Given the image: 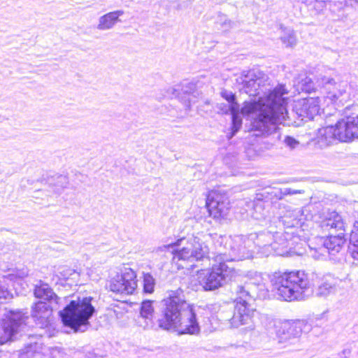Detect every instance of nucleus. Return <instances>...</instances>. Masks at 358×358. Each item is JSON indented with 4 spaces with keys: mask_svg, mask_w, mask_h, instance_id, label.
<instances>
[{
    "mask_svg": "<svg viewBox=\"0 0 358 358\" xmlns=\"http://www.w3.org/2000/svg\"><path fill=\"white\" fill-rule=\"evenodd\" d=\"M184 92H185V93L189 92V91H188V90H184Z\"/></svg>",
    "mask_w": 358,
    "mask_h": 358,
    "instance_id": "nucleus-42",
    "label": "nucleus"
},
{
    "mask_svg": "<svg viewBox=\"0 0 358 358\" xmlns=\"http://www.w3.org/2000/svg\"><path fill=\"white\" fill-rule=\"evenodd\" d=\"M299 87L302 91L308 93L320 89V87L317 86L316 80L313 81L309 77H305L304 78L301 79V80L299 83Z\"/></svg>",
    "mask_w": 358,
    "mask_h": 358,
    "instance_id": "nucleus-32",
    "label": "nucleus"
},
{
    "mask_svg": "<svg viewBox=\"0 0 358 358\" xmlns=\"http://www.w3.org/2000/svg\"><path fill=\"white\" fill-rule=\"evenodd\" d=\"M305 210L303 208H295L287 210L282 217V222L287 229H292L299 237L300 231H305L308 227L312 224L310 220L308 218V215L304 214ZM302 237L306 238L305 236Z\"/></svg>",
    "mask_w": 358,
    "mask_h": 358,
    "instance_id": "nucleus-12",
    "label": "nucleus"
},
{
    "mask_svg": "<svg viewBox=\"0 0 358 358\" xmlns=\"http://www.w3.org/2000/svg\"><path fill=\"white\" fill-rule=\"evenodd\" d=\"M206 206L209 214L214 219L224 218L228 214L229 210V201L228 198L222 194L213 192L209 194L206 201Z\"/></svg>",
    "mask_w": 358,
    "mask_h": 358,
    "instance_id": "nucleus-15",
    "label": "nucleus"
},
{
    "mask_svg": "<svg viewBox=\"0 0 358 358\" xmlns=\"http://www.w3.org/2000/svg\"><path fill=\"white\" fill-rule=\"evenodd\" d=\"M280 40L286 47H293L296 44V37L294 31L291 29H280Z\"/></svg>",
    "mask_w": 358,
    "mask_h": 358,
    "instance_id": "nucleus-29",
    "label": "nucleus"
},
{
    "mask_svg": "<svg viewBox=\"0 0 358 358\" xmlns=\"http://www.w3.org/2000/svg\"><path fill=\"white\" fill-rule=\"evenodd\" d=\"M236 293L234 312L229 320L230 325L234 328L244 325L247 330L252 331L255 329L253 317L256 312L251 303L252 297L250 292L243 286H238Z\"/></svg>",
    "mask_w": 358,
    "mask_h": 358,
    "instance_id": "nucleus-8",
    "label": "nucleus"
},
{
    "mask_svg": "<svg viewBox=\"0 0 358 358\" xmlns=\"http://www.w3.org/2000/svg\"><path fill=\"white\" fill-rule=\"evenodd\" d=\"M241 90L249 96H258L257 101H245L241 113L251 118V129L258 135L268 136L278 129L287 116L288 90L283 85L269 87L261 73L250 71L238 79Z\"/></svg>",
    "mask_w": 358,
    "mask_h": 358,
    "instance_id": "nucleus-1",
    "label": "nucleus"
},
{
    "mask_svg": "<svg viewBox=\"0 0 358 358\" xmlns=\"http://www.w3.org/2000/svg\"><path fill=\"white\" fill-rule=\"evenodd\" d=\"M306 326L304 320L284 321L279 322L277 327L276 336L280 343H292V341L298 339Z\"/></svg>",
    "mask_w": 358,
    "mask_h": 358,
    "instance_id": "nucleus-14",
    "label": "nucleus"
},
{
    "mask_svg": "<svg viewBox=\"0 0 358 358\" xmlns=\"http://www.w3.org/2000/svg\"><path fill=\"white\" fill-rule=\"evenodd\" d=\"M52 303L40 301L32 306L31 316L41 327H48L52 319Z\"/></svg>",
    "mask_w": 358,
    "mask_h": 358,
    "instance_id": "nucleus-17",
    "label": "nucleus"
},
{
    "mask_svg": "<svg viewBox=\"0 0 358 358\" xmlns=\"http://www.w3.org/2000/svg\"><path fill=\"white\" fill-rule=\"evenodd\" d=\"M336 280L331 275L324 276L322 282L316 289L315 293L318 296L326 297L336 292Z\"/></svg>",
    "mask_w": 358,
    "mask_h": 358,
    "instance_id": "nucleus-25",
    "label": "nucleus"
},
{
    "mask_svg": "<svg viewBox=\"0 0 358 358\" xmlns=\"http://www.w3.org/2000/svg\"><path fill=\"white\" fill-rule=\"evenodd\" d=\"M357 92H358V88H357Z\"/></svg>",
    "mask_w": 358,
    "mask_h": 358,
    "instance_id": "nucleus-43",
    "label": "nucleus"
},
{
    "mask_svg": "<svg viewBox=\"0 0 358 358\" xmlns=\"http://www.w3.org/2000/svg\"><path fill=\"white\" fill-rule=\"evenodd\" d=\"M90 296L72 300L63 310L59 312L63 324L74 332H84L89 326V320L95 312Z\"/></svg>",
    "mask_w": 358,
    "mask_h": 358,
    "instance_id": "nucleus-7",
    "label": "nucleus"
},
{
    "mask_svg": "<svg viewBox=\"0 0 358 358\" xmlns=\"http://www.w3.org/2000/svg\"><path fill=\"white\" fill-rule=\"evenodd\" d=\"M28 275V271L27 268H23L20 271H13L7 275H2L0 277V299H7L10 297V292L8 290L7 281H16L17 279H23Z\"/></svg>",
    "mask_w": 358,
    "mask_h": 358,
    "instance_id": "nucleus-22",
    "label": "nucleus"
},
{
    "mask_svg": "<svg viewBox=\"0 0 358 358\" xmlns=\"http://www.w3.org/2000/svg\"><path fill=\"white\" fill-rule=\"evenodd\" d=\"M257 208L261 209V208H262L261 206H258V205H257V206H255V209H257Z\"/></svg>",
    "mask_w": 358,
    "mask_h": 358,
    "instance_id": "nucleus-40",
    "label": "nucleus"
},
{
    "mask_svg": "<svg viewBox=\"0 0 358 358\" xmlns=\"http://www.w3.org/2000/svg\"><path fill=\"white\" fill-rule=\"evenodd\" d=\"M252 239V237L243 236L220 237V244L224 246L220 245L213 257L215 264L209 269L198 271L194 279L205 291H213L223 287L236 275V270L226 262L252 258L255 252L252 248L255 244Z\"/></svg>",
    "mask_w": 358,
    "mask_h": 358,
    "instance_id": "nucleus-2",
    "label": "nucleus"
},
{
    "mask_svg": "<svg viewBox=\"0 0 358 358\" xmlns=\"http://www.w3.org/2000/svg\"><path fill=\"white\" fill-rule=\"evenodd\" d=\"M123 10H118L101 15L98 20L97 29L99 31H107L113 29L117 23L121 22L120 17L123 15Z\"/></svg>",
    "mask_w": 358,
    "mask_h": 358,
    "instance_id": "nucleus-21",
    "label": "nucleus"
},
{
    "mask_svg": "<svg viewBox=\"0 0 358 358\" xmlns=\"http://www.w3.org/2000/svg\"><path fill=\"white\" fill-rule=\"evenodd\" d=\"M244 349H245V348H244L243 346H239V347H238V350H239V351H242V350H243Z\"/></svg>",
    "mask_w": 358,
    "mask_h": 358,
    "instance_id": "nucleus-39",
    "label": "nucleus"
},
{
    "mask_svg": "<svg viewBox=\"0 0 358 358\" xmlns=\"http://www.w3.org/2000/svg\"><path fill=\"white\" fill-rule=\"evenodd\" d=\"M60 276L63 278H68L69 276L75 273L74 270L70 269L66 266L59 268Z\"/></svg>",
    "mask_w": 358,
    "mask_h": 358,
    "instance_id": "nucleus-36",
    "label": "nucleus"
},
{
    "mask_svg": "<svg viewBox=\"0 0 358 358\" xmlns=\"http://www.w3.org/2000/svg\"><path fill=\"white\" fill-rule=\"evenodd\" d=\"M349 251L352 258L358 260V222L354 224L350 234Z\"/></svg>",
    "mask_w": 358,
    "mask_h": 358,
    "instance_id": "nucleus-28",
    "label": "nucleus"
},
{
    "mask_svg": "<svg viewBox=\"0 0 358 358\" xmlns=\"http://www.w3.org/2000/svg\"><path fill=\"white\" fill-rule=\"evenodd\" d=\"M34 296L36 298L48 301V303H59V298L52 292V289L47 284H41L36 286Z\"/></svg>",
    "mask_w": 358,
    "mask_h": 358,
    "instance_id": "nucleus-26",
    "label": "nucleus"
},
{
    "mask_svg": "<svg viewBox=\"0 0 358 358\" xmlns=\"http://www.w3.org/2000/svg\"><path fill=\"white\" fill-rule=\"evenodd\" d=\"M270 281L278 297L285 301L303 300L311 287L308 273L301 270L275 272Z\"/></svg>",
    "mask_w": 358,
    "mask_h": 358,
    "instance_id": "nucleus-4",
    "label": "nucleus"
},
{
    "mask_svg": "<svg viewBox=\"0 0 358 358\" xmlns=\"http://www.w3.org/2000/svg\"><path fill=\"white\" fill-rule=\"evenodd\" d=\"M322 98L308 97L297 100L294 106V110L296 114L304 119L310 120L320 114L322 106H326L324 102L322 103Z\"/></svg>",
    "mask_w": 358,
    "mask_h": 358,
    "instance_id": "nucleus-13",
    "label": "nucleus"
},
{
    "mask_svg": "<svg viewBox=\"0 0 358 358\" xmlns=\"http://www.w3.org/2000/svg\"><path fill=\"white\" fill-rule=\"evenodd\" d=\"M27 317L22 312L10 311L0 324V344L13 341L22 330Z\"/></svg>",
    "mask_w": 358,
    "mask_h": 358,
    "instance_id": "nucleus-10",
    "label": "nucleus"
},
{
    "mask_svg": "<svg viewBox=\"0 0 358 358\" xmlns=\"http://www.w3.org/2000/svg\"><path fill=\"white\" fill-rule=\"evenodd\" d=\"M162 317L158 320L163 329H173L179 334H196L200 328L192 305L187 303L181 289L166 292Z\"/></svg>",
    "mask_w": 358,
    "mask_h": 358,
    "instance_id": "nucleus-3",
    "label": "nucleus"
},
{
    "mask_svg": "<svg viewBox=\"0 0 358 358\" xmlns=\"http://www.w3.org/2000/svg\"><path fill=\"white\" fill-rule=\"evenodd\" d=\"M217 112L222 114L231 113L232 116V134L231 136L241 129L242 119L240 116L239 105L229 104V103H220L216 106Z\"/></svg>",
    "mask_w": 358,
    "mask_h": 358,
    "instance_id": "nucleus-20",
    "label": "nucleus"
},
{
    "mask_svg": "<svg viewBox=\"0 0 358 358\" xmlns=\"http://www.w3.org/2000/svg\"><path fill=\"white\" fill-rule=\"evenodd\" d=\"M284 143L290 149L296 148L299 144L298 141L291 136H287L284 140Z\"/></svg>",
    "mask_w": 358,
    "mask_h": 358,
    "instance_id": "nucleus-35",
    "label": "nucleus"
},
{
    "mask_svg": "<svg viewBox=\"0 0 358 358\" xmlns=\"http://www.w3.org/2000/svg\"><path fill=\"white\" fill-rule=\"evenodd\" d=\"M321 227L324 230H345L344 222L343 221L341 216L335 211H332L328 213L325 219L322 220Z\"/></svg>",
    "mask_w": 358,
    "mask_h": 358,
    "instance_id": "nucleus-24",
    "label": "nucleus"
},
{
    "mask_svg": "<svg viewBox=\"0 0 358 358\" xmlns=\"http://www.w3.org/2000/svg\"><path fill=\"white\" fill-rule=\"evenodd\" d=\"M68 185L67 178L64 176H58L50 182L52 191L55 194H59Z\"/></svg>",
    "mask_w": 358,
    "mask_h": 358,
    "instance_id": "nucleus-31",
    "label": "nucleus"
},
{
    "mask_svg": "<svg viewBox=\"0 0 358 358\" xmlns=\"http://www.w3.org/2000/svg\"><path fill=\"white\" fill-rule=\"evenodd\" d=\"M327 251L324 246L313 249L310 248L309 255L317 260L323 259L327 257Z\"/></svg>",
    "mask_w": 358,
    "mask_h": 358,
    "instance_id": "nucleus-33",
    "label": "nucleus"
},
{
    "mask_svg": "<svg viewBox=\"0 0 358 358\" xmlns=\"http://www.w3.org/2000/svg\"><path fill=\"white\" fill-rule=\"evenodd\" d=\"M341 129L338 122L335 125L323 127L317 129L314 141L320 148H324L332 145L336 141L343 142Z\"/></svg>",
    "mask_w": 358,
    "mask_h": 358,
    "instance_id": "nucleus-16",
    "label": "nucleus"
},
{
    "mask_svg": "<svg viewBox=\"0 0 358 358\" xmlns=\"http://www.w3.org/2000/svg\"><path fill=\"white\" fill-rule=\"evenodd\" d=\"M340 358H350V351L344 350L342 354L340 355Z\"/></svg>",
    "mask_w": 358,
    "mask_h": 358,
    "instance_id": "nucleus-38",
    "label": "nucleus"
},
{
    "mask_svg": "<svg viewBox=\"0 0 358 358\" xmlns=\"http://www.w3.org/2000/svg\"><path fill=\"white\" fill-rule=\"evenodd\" d=\"M142 283L143 292L147 294H152L155 291L156 280L150 273H142Z\"/></svg>",
    "mask_w": 358,
    "mask_h": 358,
    "instance_id": "nucleus-30",
    "label": "nucleus"
},
{
    "mask_svg": "<svg viewBox=\"0 0 358 358\" xmlns=\"http://www.w3.org/2000/svg\"><path fill=\"white\" fill-rule=\"evenodd\" d=\"M246 277L248 278V285H252L257 287L261 292L267 291L266 282L267 275L257 271H249Z\"/></svg>",
    "mask_w": 358,
    "mask_h": 358,
    "instance_id": "nucleus-27",
    "label": "nucleus"
},
{
    "mask_svg": "<svg viewBox=\"0 0 358 358\" xmlns=\"http://www.w3.org/2000/svg\"><path fill=\"white\" fill-rule=\"evenodd\" d=\"M176 246L178 248L173 250V261L178 264V268H185L189 264L192 266V264L207 257L209 253L208 246L197 236L182 238L174 244L159 246L156 252H164Z\"/></svg>",
    "mask_w": 358,
    "mask_h": 358,
    "instance_id": "nucleus-6",
    "label": "nucleus"
},
{
    "mask_svg": "<svg viewBox=\"0 0 358 358\" xmlns=\"http://www.w3.org/2000/svg\"><path fill=\"white\" fill-rule=\"evenodd\" d=\"M294 231H277L275 234L268 233L266 235H261L258 236V240H264V238L268 239H273V241L268 244H265L262 246V249L266 250V252H262V255L268 256L271 254V250H273L277 255H282L283 250L286 248H291L294 243H296L295 238H299L298 236H294Z\"/></svg>",
    "mask_w": 358,
    "mask_h": 358,
    "instance_id": "nucleus-11",
    "label": "nucleus"
},
{
    "mask_svg": "<svg viewBox=\"0 0 358 358\" xmlns=\"http://www.w3.org/2000/svg\"><path fill=\"white\" fill-rule=\"evenodd\" d=\"M221 96L224 100L227 101V103H229V104L239 105L236 101L235 94L232 92L223 90L221 92Z\"/></svg>",
    "mask_w": 358,
    "mask_h": 358,
    "instance_id": "nucleus-34",
    "label": "nucleus"
},
{
    "mask_svg": "<svg viewBox=\"0 0 358 358\" xmlns=\"http://www.w3.org/2000/svg\"><path fill=\"white\" fill-rule=\"evenodd\" d=\"M153 301H144L141 303L140 315L137 319V324L144 329L155 328Z\"/></svg>",
    "mask_w": 358,
    "mask_h": 358,
    "instance_id": "nucleus-19",
    "label": "nucleus"
},
{
    "mask_svg": "<svg viewBox=\"0 0 358 358\" xmlns=\"http://www.w3.org/2000/svg\"><path fill=\"white\" fill-rule=\"evenodd\" d=\"M137 287L136 273L130 267L125 266L119 267L111 274L109 289L114 293L123 295L133 294Z\"/></svg>",
    "mask_w": 358,
    "mask_h": 358,
    "instance_id": "nucleus-9",
    "label": "nucleus"
},
{
    "mask_svg": "<svg viewBox=\"0 0 358 358\" xmlns=\"http://www.w3.org/2000/svg\"><path fill=\"white\" fill-rule=\"evenodd\" d=\"M320 316V318L324 317H325V314L324 313H322Z\"/></svg>",
    "mask_w": 358,
    "mask_h": 358,
    "instance_id": "nucleus-41",
    "label": "nucleus"
},
{
    "mask_svg": "<svg viewBox=\"0 0 358 358\" xmlns=\"http://www.w3.org/2000/svg\"><path fill=\"white\" fill-rule=\"evenodd\" d=\"M316 83L325 94L322 97V101L326 106H343L358 96L352 91L351 85L346 80H342L334 70L318 74L316 77Z\"/></svg>",
    "mask_w": 358,
    "mask_h": 358,
    "instance_id": "nucleus-5",
    "label": "nucleus"
},
{
    "mask_svg": "<svg viewBox=\"0 0 358 358\" xmlns=\"http://www.w3.org/2000/svg\"><path fill=\"white\" fill-rule=\"evenodd\" d=\"M341 129L343 142H348L354 138H358V115L348 117L338 121Z\"/></svg>",
    "mask_w": 358,
    "mask_h": 358,
    "instance_id": "nucleus-18",
    "label": "nucleus"
},
{
    "mask_svg": "<svg viewBox=\"0 0 358 358\" xmlns=\"http://www.w3.org/2000/svg\"><path fill=\"white\" fill-rule=\"evenodd\" d=\"M344 234L343 232H339L337 235L329 236L323 243L324 248H326L327 253H335L339 252L342 247L345 243Z\"/></svg>",
    "mask_w": 358,
    "mask_h": 358,
    "instance_id": "nucleus-23",
    "label": "nucleus"
},
{
    "mask_svg": "<svg viewBox=\"0 0 358 358\" xmlns=\"http://www.w3.org/2000/svg\"><path fill=\"white\" fill-rule=\"evenodd\" d=\"M303 191L301 190H294L291 189H285V194H301Z\"/></svg>",
    "mask_w": 358,
    "mask_h": 358,
    "instance_id": "nucleus-37",
    "label": "nucleus"
}]
</instances>
